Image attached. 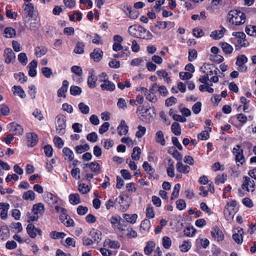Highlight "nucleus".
Listing matches in <instances>:
<instances>
[{
  "label": "nucleus",
  "instance_id": "obj_18",
  "mask_svg": "<svg viewBox=\"0 0 256 256\" xmlns=\"http://www.w3.org/2000/svg\"><path fill=\"white\" fill-rule=\"evenodd\" d=\"M118 134L120 136L125 135L128 132V127L124 120H122L120 125L118 128Z\"/></svg>",
  "mask_w": 256,
  "mask_h": 256
},
{
  "label": "nucleus",
  "instance_id": "obj_12",
  "mask_svg": "<svg viewBox=\"0 0 256 256\" xmlns=\"http://www.w3.org/2000/svg\"><path fill=\"white\" fill-rule=\"evenodd\" d=\"M100 87L102 90L110 92H113L116 88L115 84L112 82L108 80L104 83H102L100 84Z\"/></svg>",
  "mask_w": 256,
  "mask_h": 256
},
{
  "label": "nucleus",
  "instance_id": "obj_29",
  "mask_svg": "<svg viewBox=\"0 0 256 256\" xmlns=\"http://www.w3.org/2000/svg\"><path fill=\"white\" fill-rule=\"evenodd\" d=\"M172 132L176 136H180L181 134V128L179 123L174 122L171 126Z\"/></svg>",
  "mask_w": 256,
  "mask_h": 256
},
{
  "label": "nucleus",
  "instance_id": "obj_16",
  "mask_svg": "<svg viewBox=\"0 0 256 256\" xmlns=\"http://www.w3.org/2000/svg\"><path fill=\"white\" fill-rule=\"evenodd\" d=\"M44 201L50 205L57 202V198L50 192H47L44 194Z\"/></svg>",
  "mask_w": 256,
  "mask_h": 256
},
{
  "label": "nucleus",
  "instance_id": "obj_35",
  "mask_svg": "<svg viewBox=\"0 0 256 256\" xmlns=\"http://www.w3.org/2000/svg\"><path fill=\"white\" fill-rule=\"evenodd\" d=\"M62 152L65 156L68 157L70 161L73 160L74 154L72 151L68 148H64L62 150Z\"/></svg>",
  "mask_w": 256,
  "mask_h": 256
},
{
  "label": "nucleus",
  "instance_id": "obj_2",
  "mask_svg": "<svg viewBox=\"0 0 256 256\" xmlns=\"http://www.w3.org/2000/svg\"><path fill=\"white\" fill-rule=\"evenodd\" d=\"M66 126V117L62 114H58L56 118V128L57 133L60 136L64 134Z\"/></svg>",
  "mask_w": 256,
  "mask_h": 256
},
{
  "label": "nucleus",
  "instance_id": "obj_25",
  "mask_svg": "<svg viewBox=\"0 0 256 256\" xmlns=\"http://www.w3.org/2000/svg\"><path fill=\"white\" fill-rule=\"evenodd\" d=\"M36 228L32 224H29L26 227V232L29 236L32 238H35L36 236Z\"/></svg>",
  "mask_w": 256,
  "mask_h": 256
},
{
  "label": "nucleus",
  "instance_id": "obj_6",
  "mask_svg": "<svg viewBox=\"0 0 256 256\" xmlns=\"http://www.w3.org/2000/svg\"><path fill=\"white\" fill-rule=\"evenodd\" d=\"M244 182L242 185V189L246 188V191L249 192L248 186L250 188H252L251 191L252 192L254 191V187L255 186V182L254 180H251L250 178L244 176Z\"/></svg>",
  "mask_w": 256,
  "mask_h": 256
},
{
  "label": "nucleus",
  "instance_id": "obj_46",
  "mask_svg": "<svg viewBox=\"0 0 256 256\" xmlns=\"http://www.w3.org/2000/svg\"><path fill=\"white\" fill-rule=\"evenodd\" d=\"M105 242L112 248L117 249L120 247L119 242L116 240H108V241L106 240Z\"/></svg>",
  "mask_w": 256,
  "mask_h": 256
},
{
  "label": "nucleus",
  "instance_id": "obj_63",
  "mask_svg": "<svg viewBox=\"0 0 256 256\" xmlns=\"http://www.w3.org/2000/svg\"><path fill=\"white\" fill-rule=\"evenodd\" d=\"M138 130L136 132V136L138 138H142L146 133V128L142 126H138Z\"/></svg>",
  "mask_w": 256,
  "mask_h": 256
},
{
  "label": "nucleus",
  "instance_id": "obj_37",
  "mask_svg": "<svg viewBox=\"0 0 256 256\" xmlns=\"http://www.w3.org/2000/svg\"><path fill=\"white\" fill-rule=\"evenodd\" d=\"M244 38H240V37H238V38H232V41L234 42H237L240 47L247 46V45L246 44V40L245 38L246 36L244 34Z\"/></svg>",
  "mask_w": 256,
  "mask_h": 256
},
{
  "label": "nucleus",
  "instance_id": "obj_58",
  "mask_svg": "<svg viewBox=\"0 0 256 256\" xmlns=\"http://www.w3.org/2000/svg\"><path fill=\"white\" fill-rule=\"evenodd\" d=\"M210 60L218 64L224 61V58L219 54L211 55L210 56Z\"/></svg>",
  "mask_w": 256,
  "mask_h": 256
},
{
  "label": "nucleus",
  "instance_id": "obj_15",
  "mask_svg": "<svg viewBox=\"0 0 256 256\" xmlns=\"http://www.w3.org/2000/svg\"><path fill=\"white\" fill-rule=\"evenodd\" d=\"M233 152L235 155L236 161L240 162V164H242V162L244 161L243 150L240 148L237 149L234 148L233 149Z\"/></svg>",
  "mask_w": 256,
  "mask_h": 256
},
{
  "label": "nucleus",
  "instance_id": "obj_13",
  "mask_svg": "<svg viewBox=\"0 0 256 256\" xmlns=\"http://www.w3.org/2000/svg\"><path fill=\"white\" fill-rule=\"evenodd\" d=\"M68 82L66 80H64L62 87L58 90V97H64L65 98L66 97L65 93L68 91Z\"/></svg>",
  "mask_w": 256,
  "mask_h": 256
},
{
  "label": "nucleus",
  "instance_id": "obj_19",
  "mask_svg": "<svg viewBox=\"0 0 256 256\" xmlns=\"http://www.w3.org/2000/svg\"><path fill=\"white\" fill-rule=\"evenodd\" d=\"M32 212L34 214H42L44 212V205L42 203H38L33 205Z\"/></svg>",
  "mask_w": 256,
  "mask_h": 256
},
{
  "label": "nucleus",
  "instance_id": "obj_22",
  "mask_svg": "<svg viewBox=\"0 0 256 256\" xmlns=\"http://www.w3.org/2000/svg\"><path fill=\"white\" fill-rule=\"evenodd\" d=\"M10 235V230L8 226H4L0 229V238L2 240L7 239Z\"/></svg>",
  "mask_w": 256,
  "mask_h": 256
},
{
  "label": "nucleus",
  "instance_id": "obj_60",
  "mask_svg": "<svg viewBox=\"0 0 256 256\" xmlns=\"http://www.w3.org/2000/svg\"><path fill=\"white\" fill-rule=\"evenodd\" d=\"M42 72L44 76L46 78H49L52 74L51 68L48 67H44L42 68Z\"/></svg>",
  "mask_w": 256,
  "mask_h": 256
},
{
  "label": "nucleus",
  "instance_id": "obj_40",
  "mask_svg": "<svg viewBox=\"0 0 256 256\" xmlns=\"http://www.w3.org/2000/svg\"><path fill=\"white\" fill-rule=\"evenodd\" d=\"M70 94L76 96L81 94L82 88L78 86H72L70 88Z\"/></svg>",
  "mask_w": 256,
  "mask_h": 256
},
{
  "label": "nucleus",
  "instance_id": "obj_7",
  "mask_svg": "<svg viewBox=\"0 0 256 256\" xmlns=\"http://www.w3.org/2000/svg\"><path fill=\"white\" fill-rule=\"evenodd\" d=\"M210 232L212 236L216 239L218 242L222 241L224 238L222 231L218 226L214 228Z\"/></svg>",
  "mask_w": 256,
  "mask_h": 256
},
{
  "label": "nucleus",
  "instance_id": "obj_27",
  "mask_svg": "<svg viewBox=\"0 0 256 256\" xmlns=\"http://www.w3.org/2000/svg\"><path fill=\"white\" fill-rule=\"evenodd\" d=\"M220 44L226 54H230L232 52L233 48L230 44L225 42H221Z\"/></svg>",
  "mask_w": 256,
  "mask_h": 256
},
{
  "label": "nucleus",
  "instance_id": "obj_31",
  "mask_svg": "<svg viewBox=\"0 0 256 256\" xmlns=\"http://www.w3.org/2000/svg\"><path fill=\"white\" fill-rule=\"evenodd\" d=\"M140 148L138 146L134 147L132 150V152L131 155L132 160H138L140 158Z\"/></svg>",
  "mask_w": 256,
  "mask_h": 256
},
{
  "label": "nucleus",
  "instance_id": "obj_33",
  "mask_svg": "<svg viewBox=\"0 0 256 256\" xmlns=\"http://www.w3.org/2000/svg\"><path fill=\"white\" fill-rule=\"evenodd\" d=\"M4 34L6 38H11L16 35V32L14 28L11 27H7L4 30Z\"/></svg>",
  "mask_w": 256,
  "mask_h": 256
},
{
  "label": "nucleus",
  "instance_id": "obj_30",
  "mask_svg": "<svg viewBox=\"0 0 256 256\" xmlns=\"http://www.w3.org/2000/svg\"><path fill=\"white\" fill-rule=\"evenodd\" d=\"M68 198L70 202L72 204H77L80 202V196L78 194H70Z\"/></svg>",
  "mask_w": 256,
  "mask_h": 256
},
{
  "label": "nucleus",
  "instance_id": "obj_1",
  "mask_svg": "<svg viewBox=\"0 0 256 256\" xmlns=\"http://www.w3.org/2000/svg\"><path fill=\"white\" fill-rule=\"evenodd\" d=\"M230 23L238 26L244 24L246 22L245 14L237 10H230L227 16Z\"/></svg>",
  "mask_w": 256,
  "mask_h": 256
},
{
  "label": "nucleus",
  "instance_id": "obj_10",
  "mask_svg": "<svg viewBox=\"0 0 256 256\" xmlns=\"http://www.w3.org/2000/svg\"><path fill=\"white\" fill-rule=\"evenodd\" d=\"M9 208L10 204L8 203L0 202V216L2 220H6L7 218Z\"/></svg>",
  "mask_w": 256,
  "mask_h": 256
},
{
  "label": "nucleus",
  "instance_id": "obj_57",
  "mask_svg": "<svg viewBox=\"0 0 256 256\" xmlns=\"http://www.w3.org/2000/svg\"><path fill=\"white\" fill-rule=\"evenodd\" d=\"M0 112L2 115L6 116L10 113V109L6 105L1 104L0 105Z\"/></svg>",
  "mask_w": 256,
  "mask_h": 256
},
{
  "label": "nucleus",
  "instance_id": "obj_54",
  "mask_svg": "<svg viewBox=\"0 0 256 256\" xmlns=\"http://www.w3.org/2000/svg\"><path fill=\"white\" fill-rule=\"evenodd\" d=\"M247 62L248 58L246 56L244 55H241L237 57L236 64V65L244 64Z\"/></svg>",
  "mask_w": 256,
  "mask_h": 256
},
{
  "label": "nucleus",
  "instance_id": "obj_42",
  "mask_svg": "<svg viewBox=\"0 0 256 256\" xmlns=\"http://www.w3.org/2000/svg\"><path fill=\"white\" fill-rule=\"evenodd\" d=\"M146 217L149 218H152L154 216V208L152 205H148L146 208Z\"/></svg>",
  "mask_w": 256,
  "mask_h": 256
},
{
  "label": "nucleus",
  "instance_id": "obj_8",
  "mask_svg": "<svg viewBox=\"0 0 256 256\" xmlns=\"http://www.w3.org/2000/svg\"><path fill=\"white\" fill-rule=\"evenodd\" d=\"M4 56L5 62L7 64L10 63L16 58L15 54L10 48H6L4 50Z\"/></svg>",
  "mask_w": 256,
  "mask_h": 256
},
{
  "label": "nucleus",
  "instance_id": "obj_24",
  "mask_svg": "<svg viewBox=\"0 0 256 256\" xmlns=\"http://www.w3.org/2000/svg\"><path fill=\"white\" fill-rule=\"evenodd\" d=\"M155 248V244L152 241H148L144 248V254L146 255H150L152 254Z\"/></svg>",
  "mask_w": 256,
  "mask_h": 256
},
{
  "label": "nucleus",
  "instance_id": "obj_43",
  "mask_svg": "<svg viewBox=\"0 0 256 256\" xmlns=\"http://www.w3.org/2000/svg\"><path fill=\"white\" fill-rule=\"evenodd\" d=\"M86 139L91 142H95L98 139V134L96 132H92L86 136Z\"/></svg>",
  "mask_w": 256,
  "mask_h": 256
},
{
  "label": "nucleus",
  "instance_id": "obj_28",
  "mask_svg": "<svg viewBox=\"0 0 256 256\" xmlns=\"http://www.w3.org/2000/svg\"><path fill=\"white\" fill-rule=\"evenodd\" d=\"M168 22L163 21H158L156 22L154 26L150 27L151 30L153 32H155L156 28L158 27L159 29H164L167 27Z\"/></svg>",
  "mask_w": 256,
  "mask_h": 256
},
{
  "label": "nucleus",
  "instance_id": "obj_53",
  "mask_svg": "<svg viewBox=\"0 0 256 256\" xmlns=\"http://www.w3.org/2000/svg\"><path fill=\"white\" fill-rule=\"evenodd\" d=\"M191 247L190 243L188 241H184L183 244L180 246V248L182 252H187Z\"/></svg>",
  "mask_w": 256,
  "mask_h": 256
},
{
  "label": "nucleus",
  "instance_id": "obj_48",
  "mask_svg": "<svg viewBox=\"0 0 256 256\" xmlns=\"http://www.w3.org/2000/svg\"><path fill=\"white\" fill-rule=\"evenodd\" d=\"M53 140L55 146L58 148H61L64 146V142L60 137L55 136Z\"/></svg>",
  "mask_w": 256,
  "mask_h": 256
},
{
  "label": "nucleus",
  "instance_id": "obj_26",
  "mask_svg": "<svg viewBox=\"0 0 256 256\" xmlns=\"http://www.w3.org/2000/svg\"><path fill=\"white\" fill-rule=\"evenodd\" d=\"M12 88L14 90V94L19 96L22 98H26V95L24 91L20 86H14Z\"/></svg>",
  "mask_w": 256,
  "mask_h": 256
},
{
  "label": "nucleus",
  "instance_id": "obj_55",
  "mask_svg": "<svg viewBox=\"0 0 256 256\" xmlns=\"http://www.w3.org/2000/svg\"><path fill=\"white\" fill-rule=\"evenodd\" d=\"M198 56L197 51L194 50H190L188 52V60L190 62H192Z\"/></svg>",
  "mask_w": 256,
  "mask_h": 256
},
{
  "label": "nucleus",
  "instance_id": "obj_62",
  "mask_svg": "<svg viewBox=\"0 0 256 256\" xmlns=\"http://www.w3.org/2000/svg\"><path fill=\"white\" fill-rule=\"evenodd\" d=\"M202 103L200 102H196L192 106V110L195 114H198L201 110Z\"/></svg>",
  "mask_w": 256,
  "mask_h": 256
},
{
  "label": "nucleus",
  "instance_id": "obj_36",
  "mask_svg": "<svg viewBox=\"0 0 256 256\" xmlns=\"http://www.w3.org/2000/svg\"><path fill=\"white\" fill-rule=\"evenodd\" d=\"M124 218L128 222L134 224L136 222L138 216L136 214H124Z\"/></svg>",
  "mask_w": 256,
  "mask_h": 256
},
{
  "label": "nucleus",
  "instance_id": "obj_21",
  "mask_svg": "<svg viewBox=\"0 0 256 256\" xmlns=\"http://www.w3.org/2000/svg\"><path fill=\"white\" fill-rule=\"evenodd\" d=\"M62 222L66 226H72L74 225V222L68 215L60 216V217Z\"/></svg>",
  "mask_w": 256,
  "mask_h": 256
},
{
  "label": "nucleus",
  "instance_id": "obj_47",
  "mask_svg": "<svg viewBox=\"0 0 256 256\" xmlns=\"http://www.w3.org/2000/svg\"><path fill=\"white\" fill-rule=\"evenodd\" d=\"M44 152L48 157H52L53 154V148L51 145L47 144L44 147Z\"/></svg>",
  "mask_w": 256,
  "mask_h": 256
},
{
  "label": "nucleus",
  "instance_id": "obj_50",
  "mask_svg": "<svg viewBox=\"0 0 256 256\" xmlns=\"http://www.w3.org/2000/svg\"><path fill=\"white\" fill-rule=\"evenodd\" d=\"M196 232V229H194L192 226L188 227L184 230V235H186L187 236H194Z\"/></svg>",
  "mask_w": 256,
  "mask_h": 256
},
{
  "label": "nucleus",
  "instance_id": "obj_14",
  "mask_svg": "<svg viewBox=\"0 0 256 256\" xmlns=\"http://www.w3.org/2000/svg\"><path fill=\"white\" fill-rule=\"evenodd\" d=\"M226 32V28L222 27L220 30H214L212 31L210 34V36L214 40H219L223 37Z\"/></svg>",
  "mask_w": 256,
  "mask_h": 256
},
{
  "label": "nucleus",
  "instance_id": "obj_34",
  "mask_svg": "<svg viewBox=\"0 0 256 256\" xmlns=\"http://www.w3.org/2000/svg\"><path fill=\"white\" fill-rule=\"evenodd\" d=\"M22 198L25 200H34L35 199V194L32 190H29L23 194Z\"/></svg>",
  "mask_w": 256,
  "mask_h": 256
},
{
  "label": "nucleus",
  "instance_id": "obj_49",
  "mask_svg": "<svg viewBox=\"0 0 256 256\" xmlns=\"http://www.w3.org/2000/svg\"><path fill=\"white\" fill-rule=\"evenodd\" d=\"M18 60L22 64L26 65L28 62V58L26 54L21 52L18 55Z\"/></svg>",
  "mask_w": 256,
  "mask_h": 256
},
{
  "label": "nucleus",
  "instance_id": "obj_39",
  "mask_svg": "<svg viewBox=\"0 0 256 256\" xmlns=\"http://www.w3.org/2000/svg\"><path fill=\"white\" fill-rule=\"evenodd\" d=\"M66 236V234L63 232L52 231L50 233V236L53 239L63 238Z\"/></svg>",
  "mask_w": 256,
  "mask_h": 256
},
{
  "label": "nucleus",
  "instance_id": "obj_51",
  "mask_svg": "<svg viewBox=\"0 0 256 256\" xmlns=\"http://www.w3.org/2000/svg\"><path fill=\"white\" fill-rule=\"evenodd\" d=\"M162 246H163L166 248H169L172 245V241L170 238L166 236H164L162 238Z\"/></svg>",
  "mask_w": 256,
  "mask_h": 256
},
{
  "label": "nucleus",
  "instance_id": "obj_20",
  "mask_svg": "<svg viewBox=\"0 0 256 256\" xmlns=\"http://www.w3.org/2000/svg\"><path fill=\"white\" fill-rule=\"evenodd\" d=\"M176 168L178 172L180 173L187 174L190 170V167L188 165H184L182 162H178Z\"/></svg>",
  "mask_w": 256,
  "mask_h": 256
},
{
  "label": "nucleus",
  "instance_id": "obj_44",
  "mask_svg": "<svg viewBox=\"0 0 256 256\" xmlns=\"http://www.w3.org/2000/svg\"><path fill=\"white\" fill-rule=\"evenodd\" d=\"M180 188V184H176L174 186L173 192L172 194L171 200L176 198L178 197Z\"/></svg>",
  "mask_w": 256,
  "mask_h": 256
},
{
  "label": "nucleus",
  "instance_id": "obj_9",
  "mask_svg": "<svg viewBox=\"0 0 256 256\" xmlns=\"http://www.w3.org/2000/svg\"><path fill=\"white\" fill-rule=\"evenodd\" d=\"M103 52L100 48H94L90 56L96 62H100L102 58Z\"/></svg>",
  "mask_w": 256,
  "mask_h": 256
},
{
  "label": "nucleus",
  "instance_id": "obj_38",
  "mask_svg": "<svg viewBox=\"0 0 256 256\" xmlns=\"http://www.w3.org/2000/svg\"><path fill=\"white\" fill-rule=\"evenodd\" d=\"M78 108L80 112L83 114H86L90 112V108L88 106L82 102L78 104Z\"/></svg>",
  "mask_w": 256,
  "mask_h": 256
},
{
  "label": "nucleus",
  "instance_id": "obj_41",
  "mask_svg": "<svg viewBox=\"0 0 256 256\" xmlns=\"http://www.w3.org/2000/svg\"><path fill=\"white\" fill-rule=\"evenodd\" d=\"M84 44L82 42H78L74 49V52L76 54H82L84 52Z\"/></svg>",
  "mask_w": 256,
  "mask_h": 256
},
{
  "label": "nucleus",
  "instance_id": "obj_3",
  "mask_svg": "<svg viewBox=\"0 0 256 256\" xmlns=\"http://www.w3.org/2000/svg\"><path fill=\"white\" fill-rule=\"evenodd\" d=\"M22 18L24 22L28 17L32 18L34 16V6L32 3L24 4L22 6Z\"/></svg>",
  "mask_w": 256,
  "mask_h": 256
},
{
  "label": "nucleus",
  "instance_id": "obj_64",
  "mask_svg": "<svg viewBox=\"0 0 256 256\" xmlns=\"http://www.w3.org/2000/svg\"><path fill=\"white\" fill-rule=\"evenodd\" d=\"M110 127V124L108 122H104L99 128L98 132L100 134L106 132Z\"/></svg>",
  "mask_w": 256,
  "mask_h": 256
},
{
  "label": "nucleus",
  "instance_id": "obj_17",
  "mask_svg": "<svg viewBox=\"0 0 256 256\" xmlns=\"http://www.w3.org/2000/svg\"><path fill=\"white\" fill-rule=\"evenodd\" d=\"M90 235L92 236L94 242L98 243L102 239V232L100 230L92 229L90 232Z\"/></svg>",
  "mask_w": 256,
  "mask_h": 256
},
{
  "label": "nucleus",
  "instance_id": "obj_4",
  "mask_svg": "<svg viewBox=\"0 0 256 256\" xmlns=\"http://www.w3.org/2000/svg\"><path fill=\"white\" fill-rule=\"evenodd\" d=\"M8 129L10 132L14 133L16 135H21L24 132L22 126L14 122L10 124Z\"/></svg>",
  "mask_w": 256,
  "mask_h": 256
},
{
  "label": "nucleus",
  "instance_id": "obj_32",
  "mask_svg": "<svg viewBox=\"0 0 256 256\" xmlns=\"http://www.w3.org/2000/svg\"><path fill=\"white\" fill-rule=\"evenodd\" d=\"M90 170L96 174H100L101 172L100 166V164L96 162H91L90 166Z\"/></svg>",
  "mask_w": 256,
  "mask_h": 256
},
{
  "label": "nucleus",
  "instance_id": "obj_56",
  "mask_svg": "<svg viewBox=\"0 0 256 256\" xmlns=\"http://www.w3.org/2000/svg\"><path fill=\"white\" fill-rule=\"evenodd\" d=\"M166 172L168 175L171 178H173L174 176V162L169 164L168 167L166 169Z\"/></svg>",
  "mask_w": 256,
  "mask_h": 256
},
{
  "label": "nucleus",
  "instance_id": "obj_52",
  "mask_svg": "<svg viewBox=\"0 0 256 256\" xmlns=\"http://www.w3.org/2000/svg\"><path fill=\"white\" fill-rule=\"evenodd\" d=\"M232 237L233 240L238 244H242L243 241V236L242 235V234H239L238 233H234L232 234Z\"/></svg>",
  "mask_w": 256,
  "mask_h": 256
},
{
  "label": "nucleus",
  "instance_id": "obj_23",
  "mask_svg": "<svg viewBox=\"0 0 256 256\" xmlns=\"http://www.w3.org/2000/svg\"><path fill=\"white\" fill-rule=\"evenodd\" d=\"M156 142L160 143L162 146L166 144V140L164 138V134L162 131L158 130L156 134Z\"/></svg>",
  "mask_w": 256,
  "mask_h": 256
},
{
  "label": "nucleus",
  "instance_id": "obj_45",
  "mask_svg": "<svg viewBox=\"0 0 256 256\" xmlns=\"http://www.w3.org/2000/svg\"><path fill=\"white\" fill-rule=\"evenodd\" d=\"M47 49L44 47H37L36 48V54L38 57L40 58L46 54Z\"/></svg>",
  "mask_w": 256,
  "mask_h": 256
},
{
  "label": "nucleus",
  "instance_id": "obj_11",
  "mask_svg": "<svg viewBox=\"0 0 256 256\" xmlns=\"http://www.w3.org/2000/svg\"><path fill=\"white\" fill-rule=\"evenodd\" d=\"M28 146L32 147L37 144L38 142V137L37 134L34 133H29L27 135Z\"/></svg>",
  "mask_w": 256,
  "mask_h": 256
},
{
  "label": "nucleus",
  "instance_id": "obj_5",
  "mask_svg": "<svg viewBox=\"0 0 256 256\" xmlns=\"http://www.w3.org/2000/svg\"><path fill=\"white\" fill-rule=\"evenodd\" d=\"M89 76L88 78V85L90 88H94L96 86V82L98 78L94 75V71L91 69L89 70Z\"/></svg>",
  "mask_w": 256,
  "mask_h": 256
},
{
  "label": "nucleus",
  "instance_id": "obj_59",
  "mask_svg": "<svg viewBox=\"0 0 256 256\" xmlns=\"http://www.w3.org/2000/svg\"><path fill=\"white\" fill-rule=\"evenodd\" d=\"M78 190L83 194H87L90 189L88 185L84 184H80L78 186Z\"/></svg>",
  "mask_w": 256,
  "mask_h": 256
},
{
  "label": "nucleus",
  "instance_id": "obj_61",
  "mask_svg": "<svg viewBox=\"0 0 256 256\" xmlns=\"http://www.w3.org/2000/svg\"><path fill=\"white\" fill-rule=\"evenodd\" d=\"M150 226V221L148 219H145L142 220L140 224V228L145 230H149Z\"/></svg>",
  "mask_w": 256,
  "mask_h": 256
}]
</instances>
